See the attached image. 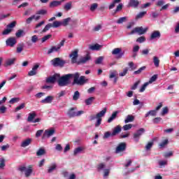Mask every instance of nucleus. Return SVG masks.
<instances>
[{"mask_svg":"<svg viewBox=\"0 0 179 179\" xmlns=\"http://www.w3.org/2000/svg\"><path fill=\"white\" fill-rule=\"evenodd\" d=\"M146 13H148V12L146 11H141L140 13H138L136 15V20H139L140 19H143V17H145V15H146Z\"/></svg>","mask_w":179,"mask_h":179,"instance_id":"obj_21","label":"nucleus"},{"mask_svg":"<svg viewBox=\"0 0 179 179\" xmlns=\"http://www.w3.org/2000/svg\"><path fill=\"white\" fill-rule=\"evenodd\" d=\"M23 48H24V44L20 43V44L18 45V46L17 47V52L18 54H20V52H22V51H23Z\"/></svg>","mask_w":179,"mask_h":179,"instance_id":"obj_40","label":"nucleus"},{"mask_svg":"<svg viewBox=\"0 0 179 179\" xmlns=\"http://www.w3.org/2000/svg\"><path fill=\"white\" fill-rule=\"evenodd\" d=\"M128 71H129L128 67L124 68L123 71L119 73V76H121V77L125 76L128 73Z\"/></svg>","mask_w":179,"mask_h":179,"instance_id":"obj_43","label":"nucleus"},{"mask_svg":"<svg viewBox=\"0 0 179 179\" xmlns=\"http://www.w3.org/2000/svg\"><path fill=\"white\" fill-rule=\"evenodd\" d=\"M40 65L36 64L32 67L31 71L28 72V76H34L37 75V70L38 69Z\"/></svg>","mask_w":179,"mask_h":179,"instance_id":"obj_13","label":"nucleus"},{"mask_svg":"<svg viewBox=\"0 0 179 179\" xmlns=\"http://www.w3.org/2000/svg\"><path fill=\"white\" fill-rule=\"evenodd\" d=\"M85 148L83 147H78L76 149H74L73 155L74 156H76L77 155H79L81 152H83Z\"/></svg>","mask_w":179,"mask_h":179,"instance_id":"obj_31","label":"nucleus"},{"mask_svg":"<svg viewBox=\"0 0 179 179\" xmlns=\"http://www.w3.org/2000/svg\"><path fill=\"white\" fill-rule=\"evenodd\" d=\"M57 169V164L52 163L48 169V173H52Z\"/></svg>","mask_w":179,"mask_h":179,"instance_id":"obj_28","label":"nucleus"},{"mask_svg":"<svg viewBox=\"0 0 179 179\" xmlns=\"http://www.w3.org/2000/svg\"><path fill=\"white\" fill-rule=\"evenodd\" d=\"M90 55H87L86 56L83 57L80 59L78 64H86L87 61H90Z\"/></svg>","mask_w":179,"mask_h":179,"instance_id":"obj_18","label":"nucleus"},{"mask_svg":"<svg viewBox=\"0 0 179 179\" xmlns=\"http://www.w3.org/2000/svg\"><path fill=\"white\" fill-rule=\"evenodd\" d=\"M125 149H127V143H121L117 146L115 153H122V152H124Z\"/></svg>","mask_w":179,"mask_h":179,"instance_id":"obj_10","label":"nucleus"},{"mask_svg":"<svg viewBox=\"0 0 179 179\" xmlns=\"http://www.w3.org/2000/svg\"><path fill=\"white\" fill-rule=\"evenodd\" d=\"M145 134V129L141 128L140 129L137 130L136 133L134 134L133 138L135 142H139V139L143 134Z\"/></svg>","mask_w":179,"mask_h":179,"instance_id":"obj_4","label":"nucleus"},{"mask_svg":"<svg viewBox=\"0 0 179 179\" xmlns=\"http://www.w3.org/2000/svg\"><path fill=\"white\" fill-rule=\"evenodd\" d=\"M6 45L8 47H14L16 44V38H9L6 41Z\"/></svg>","mask_w":179,"mask_h":179,"instance_id":"obj_16","label":"nucleus"},{"mask_svg":"<svg viewBox=\"0 0 179 179\" xmlns=\"http://www.w3.org/2000/svg\"><path fill=\"white\" fill-rule=\"evenodd\" d=\"M131 128H132L131 124H125L124 126H123L124 131H129V129H131Z\"/></svg>","mask_w":179,"mask_h":179,"instance_id":"obj_56","label":"nucleus"},{"mask_svg":"<svg viewBox=\"0 0 179 179\" xmlns=\"http://www.w3.org/2000/svg\"><path fill=\"white\" fill-rule=\"evenodd\" d=\"M127 22H128V17H121L116 21V23L117 24H122V23H125Z\"/></svg>","mask_w":179,"mask_h":179,"instance_id":"obj_24","label":"nucleus"},{"mask_svg":"<svg viewBox=\"0 0 179 179\" xmlns=\"http://www.w3.org/2000/svg\"><path fill=\"white\" fill-rule=\"evenodd\" d=\"M80 97V94L78 92V91H76L74 92V94L73 95V100L74 101H76L77 100H79Z\"/></svg>","mask_w":179,"mask_h":179,"instance_id":"obj_37","label":"nucleus"},{"mask_svg":"<svg viewBox=\"0 0 179 179\" xmlns=\"http://www.w3.org/2000/svg\"><path fill=\"white\" fill-rule=\"evenodd\" d=\"M162 37V34L160 33V31H153L150 36V40L153 41V40H159Z\"/></svg>","mask_w":179,"mask_h":179,"instance_id":"obj_8","label":"nucleus"},{"mask_svg":"<svg viewBox=\"0 0 179 179\" xmlns=\"http://www.w3.org/2000/svg\"><path fill=\"white\" fill-rule=\"evenodd\" d=\"M79 76H80L79 73H75L73 74L69 73L62 77L59 75V78L57 81L58 85L61 87L68 86V85H71L73 79V85H78V86H83V85L89 82V79L86 78V77L82 76L79 78Z\"/></svg>","mask_w":179,"mask_h":179,"instance_id":"obj_1","label":"nucleus"},{"mask_svg":"<svg viewBox=\"0 0 179 179\" xmlns=\"http://www.w3.org/2000/svg\"><path fill=\"white\" fill-rule=\"evenodd\" d=\"M148 86H149V84L148 82L145 83L141 87L139 90L140 93H143V92H145V90H146V87H148Z\"/></svg>","mask_w":179,"mask_h":179,"instance_id":"obj_38","label":"nucleus"},{"mask_svg":"<svg viewBox=\"0 0 179 179\" xmlns=\"http://www.w3.org/2000/svg\"><path fill=\"white\" fill-rule=\"evenodd\" d=\"M26 33L24 32V31L22 30V29H19L16 33H15V36L16 37H17V38H20V37H23V36H25Z\"/></svg>","mask_w":179,"mask_h":179,"instance_id":"obj_29","label":"nucleus"},{"mask_svg":"<svg viewBox=\"0 0 179 179\" xmlns=\"http://www.w3.org/2000/svg\"><path fill=\"white\" fill-rule=\"evenodd\" d=\"M66 115L72 118L73 117H76V112L75 111V108H71V109H69Z\"/></svg>","mask_w":179,"mask_h":179,"instance_id":"obj_19","label":"nucleus"},{"mask_svg":"<svg viewBox=\"0 0 179 179\" xmlns=\"http://www.w3.org/2000/svg\"><path fill=\"white\" fill-rule=\"evenodd\" d=\"M117 71H111L110 73L109 78L110 79H113V78H115V76H117Z\"/></svg>","mask_w":179,"mask_h":179,"instance_id":"obj_62","label":"nucleus"},{"mask_svg":"<svg viewBox=\"0 0 179 179\" xmlns=\"http://www.w3.org/2000/svg\"><path fill=\"white\" fill-rule=\"evenodd\" d=\"M121 132V126L117 125L116 127L113 129L112 132V136H115V135L120 134Z\"/></svg>","mask_w":179,"mask_h":179,"instance_id":"obj_22","label":"nucleus"},{"mask_svg":"<svg viewBox=\"0 0 179 179\" xmlns=\"http://www.w3.org/2000/svg\"><path fill=\"white\" fill-rule=\"evenodd\" d=\"M55 134V129L54 128H51L49 129L45 130V132L42 136V139H45L46 138H50V136H52Z\"/></svg>","mask_w":179,"mask_h":179,"instance_id":"obj_7","label":"nucleus"},{"mask_svg":"<svg viewBox=\"0 0 179 179\" xmlns=\"http://www.w3.org/2000/svg\"><path fill=\"white\" fill-rule=\"evenodd\" d=\"M141 83V80H138L137 82H136L133 86H131V90H136L137 89L138 86Z\"/></svg>","mask_w":179,"mask_h":179,"instance_id":"obj_53","label":"nucleus"},{"mask_svg":"<svg viewBox=\"0 0 179 179\" xmlns=\"http://www.w3.org/2000/svg\"><path fill=\"white\" fill-rule=\"evenodd\" d=\"M104 169H106V165L104 163H101L97 166L99 171H101V170H104Z\"/></svg>","mask_w":179,"mask_h":179,"instance_id":"obj_52","label":"nucleus"},{"mask_svg":"<svg viewBox=\"0 0 179 179\" xmlns=\"http://www.w3.org/2000/svg\"><path fill=\"white\" fill-rule=\"evenodd\" d=\"M19 171H21V173L25 172V177H30L31 173H33L31 167L27 168L23 166L19 167Z\"/></svg>","mask_w":179,"mask_h":179,"instance_id":"obj_5","label":"nucleus"},{"mask_svg":"<svg viewBox=\"0 0 179 179\" xmlns=\"http://www.w3.org/2000/svg\"><path fill=\"white\" fill-rule=\"evenodd\" d=\"M51 27H52V24L51 23L48 24L47 25H45L44 29L42 30V33H45V32L48 31L50 30V29H51Z\"/></svg>","mask_w":179,"mask_h":179,"instance_id":"obj_42","label":"nucleus"},{"mask_svg":"<svg viewBox=\"0 0 179 179\" xmlns=\"http://www.w3.org/2000/svg\"><path fill=\"white\" fill-rule=\"evenodd\" d=\"M69 22H72V18L67 17L64 19L62 22V26H68V24H69Z\"/></svg>","mask_w":179,"mask_h":179,"instance_id":"obj_32","label":"nucleus"},{"mask_svg":"<svg viewBox=\"0 0 179 179\" xmlns=\"http://www.w3.org/2000/svg\"><path fill=\"white\" fill-rule=\"evenodd\" d=\"M146 41V38L145 36H141L136 39V43H145Z\"/></svg>","mask_w":179,"mask_h":179,"instance_id":"obj_50","label":"nucleus"},{"mask_svg":"<svg viewBox=\"0 0 179 179\" xmlns=\"http://www.w3.org/2000/svg\"><path fill=\"white\" fill-rule=\"evenodd\" d=\"M60 26H62V22H59V21H55L52 24V27L53 28L59 27Z\"/></svg>","mask_w":179,"mask_h":179,"instance_id":"obj_39","label":"nucleus"},{"mask_svg":"<svg viewBox=\"0 0 179 179\" xmlns=\"http://www.w3.org/2000/svg\"><path fill=\"white\" fill-rule=\"evenodd\" d=\"M15 61H16L15 58L8 59L6 61V65L7 66H10V65H13L15 64Z\"/></svg>","mask_w":179,"mask_h":179,"instance_id":"obj_33","label":"nucleus"},{"mask_svg":"<svg viewBox=\"0 0 179 179\" xmlns=\"http://www.w3.org/2000/svg\"><path fill=\"white\" fill-rule=\"evenodd\" d=\"M129 66L131 68V71H135V69H136V66H135L133 62H129Z\"/></svg>","mask_w":179,"mask_h":179,"instance_id":"obj_59","label":"nucleus"},{"mask_svg":"<svg viewBox=\"0 0 179 179\" xmlns=\"http://www.w3.org/2000/svg\"><path fill=\"white\" fill-rule=\"evenodd\" d=\"M45 155V149L41 148L36 152V156H44Z\"/></svg>","mask_w":179,"mask_h":179,"instance_id":"obj_35","label":"nucleus"},{"mask_svg":"<svg viewBox=\"0 0 179 179\" xmlns=\"http://www.w3.org/2000/svg\"><path fill=\"white\" fill-rule=\"evenodd\" d=\"M47 13V10H39L36 12V15H45Z\"/></svg>","mask_w":179,"mask_h":179,"instance_id":"obj_64","label":"nucleus"},{"mask_svg":"<svg viewBox=\"0 0 179 179\" xmlns=\"http://www.w3.org/2000/svg\"><path fill=\"white\" fill-rule=\"evenodd\" d=\"M159 165L160 168L162 169V167H164V166H167V161H166V160L159 161Z\"/></svg>","mask_w":179,"mask_h":179,"instance_id":"obj_57","label":"nucleus"},{"mask_svg":"<svg viewBox=\"0 0 179 179\" xmlns=\"http://www.w3.org/2000/svg\"><path fill=\"white\" fill-rule=\"evenodd\" d=\"M89 48L92 51H100L103 48V45L96 43L94 45H90Z\"/></svg>","mask_w":179,"mask_h":179,"instance_id":"obj_15","label":"nucleus"},{"mask_svg":"<svg viewBox=\"0 0 179 179\" xmlns=\"http://www.w3.org/2000/svg\"><path fill=\"white\" fill-rule=\"evenodd\" d=\"M33 142V138H28L20 144L21 148H27Z\"/></svg>","mask_w":179,"mask_h":179,"instance_id":"obj_12","label":"nucleus"},{"mask_svg":"<svg viewBox=\"0 0 179 179\" xmlns=\"http://www.w3.org/2000/svg\"><path fill=\"white\" fill-rule=\"evenodd\" d=\"M146 31H148V27L143 28V27H136L129 34H136L139 36H142V34H145Z\"/></svg>","mask_w":179,"mask_h":179,"instance_id":"obj_3","label":"nucleus"},{"mask_svg":"<svg viewBox=\"0 0 179 179\" xmlns=\"http://www.w3.org/2000/svg\"><path fill=\"white\" fill-rule=\"evenodd\" d=\"M167 143H169V140L165 139L161 143H159V147L160 148H164V146H166V145H167Z\"/></svg>","mask_w":179,"mask_h":179,"instance_id":"obj_58","label":"nucleus"},{"mask_svg":"<svg viewBox=\"0 0 179 179\" xmlns=\"http://www.w3.org/2000/svg\"><path fill=\"white\" fill-rule=\"evenodd\" d=\"M58 79H59V74L55 73L46 78V83H55L57 80L58 81Z\"/></svg>","mask_w":179,"mask_h":179,"instance_id":"obj_9","label":"nucleus"},{"mask_svg":"<svg viewBox=\"0 0 179 179\" xmlns=\"http://www.w3.org/2000/svg\"><path fill=\"white\" fill-rule=\"evenodd\" d=\"M129 5L132 8H138L139 6V1L138 0H130Z\"/></svg>","mask_w":179,"mask_h":179,"instance_id":"obj_23","label":"nucleus"},{"mask_svg":"<svg viewBox=\"0 0 179 179\" xmlns=\"http://www.w3.org/2000/svg\"><path fill=\"white\" fill-rule=\"evenodd\" d=\"M62 145H61V144H57L55 146V150H57V152H62Z\"/></svg>","mask_w":179,"mask_h":179,"instance_id":"obj_60","label":"nucleus"},{"mask_svg":"<svg viewBox=\"0 0 179 179\" xmlns=\"http://www.w3.org/2000/svg\"><path fill=\"white\" fill-rule=\"evenodd\" d=\"M61 3H62V1H53L50 3V8H55L57 6H59L61 5Z\"/></svg>","mask_w":179,"mask_h":179,"instance_id":"obj_30","label":"nucleus"},{"mask_svg":"<svg viewBox=\"0 0 179 179\" xmlns=\"http://www.w3.org/2000/svg\"><path fill=\"white\" fill-rule=\"evenodd\" d=\"M94 100V97L92 96L85 100V104L87 106H90L93 103V101Z\"/></svg>","mask_w":179,"mask_h":179,"instance_id":"obj_44","label":"nucleus"},{"mask_svg":"<svg viewBox=\"0 0 179 179\" xmlns=\"http://www.w3.org/2000/svg\"><path fill=\"white\" fill-rule=\"evenodd\" d=\"M51 62L54 66H64L65 65V61L61 59L59 57L53 59Z\"/></svg>","mask_w":179,"mask_h":179,"instance_id":"obj_6","label":"nucleus"},{"mask_svg":"<svg viewBox=\"0 0 179 179\" xmlns=\"http://www.w3.org/2000/svg\"><path fill=\"white\" fill-rule=\"evenodd\" d=\"M51 37H52V35H51V34H48V35L43 36L42 38V43H45V41H47V40H50V38H51Z\"/></svg>","mask_w":179,"mask_h":179,"instance_id":"obj_47","label":"nucleus"},{"mask_svg":"<svg viewBox=\"0 0 179 179\" xmlns=\"http://www.w3.org/2000/svg\"><path fill=\"white\" fill-rule=\"evenodd\" d=\"M5 167V159L0 158V169H3Z\"/></svg>","mask_w":179,"mask_h":179,"instance_id":"obj_54","label":"nucleus"},{"mask_svg":"<svg viewBox=\"0 0 179 179\" xmlns=\"http://www.w3.org/2000/svg\"><path fill=\"white\" fill-rule=\"evenodd\" d=\"M64 10L68 12L72 9V1L67 2L64 4L63 7Z\"/></svg>","mask_w":179,"mask_h":179,"instance_id":"obj_25","label":"nucleus"},{"mask_svg":"<svg viewBox=\"0 0 179 179\" xmlns=\"http://www.w3.org/2000/svg\"><path fill=\"white\" fill-rule=\"evenodd\" d=\"M153 62H154L155 66H156V68H159V65L160 64V59H159V57L155 56L153 57Z\"/></svg>","mask_w":179,"mask_h":179,"instance_id":"obj_36","label":"nucleus"},{"mask_svg":"<svg viewBox=\"0 0 179 179\" xmlns=\"http://www.w3.org/2000/svg\"><path fill=\"white\" fill-rule=\"evenodd\" d=\"M106 113H107V108H105L96 115H93L90 117V121H93L96 119V122L95 123L96 128H98V127L101 125V117H104V115H106Z\"/></svg>","mask_w":179,"mask_h":179,"instance_id":"obj_2","label":"nucleus"},{"mask_svg":"<svg viewBox=\"0 0 179 179\" xmlns=\"http://www.w3.org/2000/svg\"><path fill=\"white\" fill-rule=\"evenodd\" d=\"M118 114V112L115 111L114 112L112 115L109 117V119L108 120V122H113V121H114V120H115V118H117V115Z\"/></svg>","mask_w":179,"mask_h":179,"instance_id":"obj_34","label":"nucleus"},{"mask_svg":"<svg viewBox=\"0 0 179 179\" xmlns=\"http://www.w3.org/2000/svg\"><path fill=\"white\" fill-rule=\"evenodd\" d=\"M169 113V108L164 107L162 108V111L161 113V115H166V114Z\"/></svg>","mask_w":179,"mask_h":179,"instance_id":"obj_55","label":"nucleus"},{"mask_svg":"<svg viewBox=\"0 0 179 179\" xmlns=\"http://www.w3.org/2000/svg\"><path fill=\"white\" fill-rule=\"evenodd\" d=\"M118 58H122V56L124 55V53H122V49L120 48H116L115 49L113 50L112 51V55H118Z\"/></svg>","mask_w":179,"mask_h":179,"instance_id":"obj_11","label":"nucleus"},{"mask_svg":"<svg viewBox=\"0 0 179 179\" xmlns=\"http://www.w3.org/2000/svg\"><path fill=\"white\" fill-rule=\"evenodd\" d=\"M53 100H54V96H48L44 99H42L41 101V103H43V104H50V103H52Z\"/></svg>","mask_w":179,"mask_h":179,"instance_id":"obj_17","label":"nucleus"},{"mask_svg":"<svg viewBox=\"0 0 179 179\" xmlns=\"http://www.w3.org/2000/svg\"><path fill=\"white\" fill-rule=\"evenodd\" d=\"M135 120V117L131 115H128L124 120L125 124H128V122H132Z\"/></svg>","mask_w":179,"mask_h":179,"instance_id":"obj_27","label":"nucleus"},{"mask_svg":"<svg viewBox=\"0 0 179 179\" xmlns=\"http://www.w3.org/2000/svg\"><path fill=\"white\" fill-rule=\"evenodd\" d=\"M162 117H155L152 120V122L154 124H159V122H161Z\"/></svg>","mask_w":179,"mask_h":179,"instance_id":"obj_63","label":"nucleus"},{"mask_svg":"<svg viewBox=\"0 0 179 179\" xmlns=\"http://www.w3.org/2000/svg\"><path fill=\"white\" fill-rule=\"evenodd\" d=\"M146 69V66H142L138 70L134 72V75H139L142 73V71H145Z\"/></svg>","mask_w":179,"mask_h":179,"instance_id":"obj_46","label":"nucleus"},{"mask_svg":"<svg viewBox=\"0 0 179 179\" xmlns=\"http://www.w3.org/2000/svg\"><path fill=\"white\" fill-rule=\"evenodd\" d=\"M78 50H74L70 55V58H71L72 64H76L78 60Z\"/></svg>","mask_w":179,"mask_h":179,"instance_id":"obj_14","label":"nucleus"},{"mask_svg":"<svg viewBox=\"0 0 179 179\" xmlns=\"http://www.w3.org/2000/svg\"><path fill=\"white\" fill-rule=\"evenodd\" d=\"M34 118H36V113L33 112L29 114L27 122H33L34 121Z\"/></svg>","mask_w":179,"mask_h":179,"instance_id":"obj_26","label":"nucleus"},{"mask_svg":"<svg viewBox=\"0 0 179 179\" xmlns=\"http://www.w3.org/2000/svg\"><path fill=\"white\" fill-rule=\"evenodd\" d=\"M66 94V92L65 91H61L60 92L57 93L56 95L57 99H61V97H64Z\"/></svg>","mask_w":179,"mask_h":179,"instance_id":"obj_45","label":"nucleus"},{"mask_svg":"<svg viewBox=\"0 0 179 179\" xmlns=\"http://www.w3.org/2000/svg\"><path fill=\"white\" fill-rule=\"evenodd\" d=\"M25 106H26V104L21 103L19 106L15 108V113H17V111H20V110H23V108H24Z\"/></svg>","mask_w":179,"mask_h":179,"instance_id":"obj_51","label":"nucleus"},{"mask_svg":"<svg viewBox=\"0 0 179 179\" xmlns=\"http://www.w3.org/2000/svg\"><path fill=\"white\" fill-rule=\"evenodd\" d=\"M20 99L19 98H13L9 101L10 104H15V103H19Z\"/></svg>","mask_w":179,"mask_h":179,"instance_id":"obj_48","label":"nucleus"},{"mask_svg":"<svg viewBox=\"0 0 179 179\" xmlns=\"http://www.w3.org/2000/svg\"><path fill=\"white\" fill-rule=\"evenodd\" d=\"M157 80V75H154L152 76L148 82H147L149 85H151V83H153V82H156Z\"/></svg>","mask_w":179,"mask_h":179,"instance_id":"obj_41","label":"nucleus"},{"mask_svg":"<svg viewBox=\"0 0 179 179\" xmlns=\"http://www.w3.org/2000/svg\"><path fill=\"white\" fill-rule=\"evenodd\" d=\"M59 51V47H57V45L52 46L48 50V54H52V52H58Z\"/></svg>","mask_w":179,"mask_h":179,"instance_id":"obj_20","label":"nucleus"},{"mask_svg":"<svg viewBox=\"0 0 179 179\" xmlns=\"http://www.w3.org/2000/svg\"><path fill=\"white\" fill-rule=\"evenodd\" d=\"M103 59H104V57L103 56H101L99 57H98L96 60H95V64L96 65H99L100 64H101V62H103Z\"/></svg>","mask_w":179,"mask_h":179,"instance_id":"obj_49","label":"nucleus"},{"mask_svg":"<svg viewBox=\"0 0 179 179\" xmlns=\"http://www.w3.org/2000/svg\"><path fill=\"white\" fill-rule=\"evenodd\" d=\"M152 146H153V142H149L145 145V150H149L150 149H152Z\"/></svg>","mask_w":179,"mask_h":179,"instance_id":"obj_61","label":"nucleus"}]
</instances>
